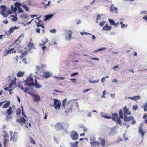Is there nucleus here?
<instances>
[{
    "label": "nucleus",
    "instance_id": "obj_37",
    "mask_svg": "<svg viewBox=\"0 0 147 147\" xmlns=\"http://www.w3.org/2000/svg\"><path fill=\"white\" fill-rule=\"evenodd\" d=\"M22 7L25 9L26 11H28L29 9L26 5H22Z\"/></svg>",
    "mask_w": 147,
    "mask_h": 147
},
{
    "label": "nucleus",
    "instance_id": "obj_39",
    "mask_svg": "<svg viewBox=\"0 0 147 147\" xmlns=\"http://www.w3.org/2000/svg\"><path fill=\"white\" fill-rule=\"evenodd\" d=\"M80 34L82 36H83V35H84V34L86 35H87L88 34H90V35H92V34H91L89 33H87V32H80Z\"/></svg>",
    "mask_w": 147,
    "mask_h": 147
},
{
    "label": "nucleus",
    "instance_id": "obj_24",
    "mask_svg": "<svg viewBox=\"0 0 147 147\" xmlns=\"http://www.w3.org/2000/svg\"><path fill=\"white\" fill-rule=\"evenodd\" d=\"M139 133L141 135L142 137H143L144 134V131H143L141 127H139Z\"/></svg>",
    "mask_w": 147,
    "mask_h": 147
},
{
    "label": "nucleus",
    "instance_id": "obj_13",
    "mask_svg": "<svg viewBox=\"0 0 147 147\" xmlns=\"http://www.w3.org/2000/svg\"><path fill=\"white\" fill-rule=\"evenodd\" d=\"M26 119L23 117H22L20 118L17 119V121L21 124H24L25 123Z\"/></svg>",
    "mask_w": 147,
    "mask_h": 147
},
{
    "label": "nucleus",
    "instance_id": "obj_44",
    "mask_svg": "<svg viewBox=\"0 0 147 147\" xmlns=\"http://www.w3.org/2000/svg\"><path fill=\"white\" fill-rule=\"evenodd\" d=\"M127 24L125 25V24H123L121 25V28L122 29H124V28H126V27H127Z\"/></svg>",
    "mask_w": 147,
    "mask_h": 147
},
{
    "label": "nucleus",
    "instance_id": "obj_56",
    "mask_svg": "<svg viewBox=\"0 0 147 147\" xmlns=\"http://www.w3.org/2000/svg\"><path fill=\"white\" fill-rule=\"evenodd\" d=\"M17 86H18L19 88H21V87H22L23 86H22V85H21V84L20 83V82H19L17 84Z\"/></svg>",
    "mask_w": 147,
    "mask_h": 147
},
{
    "label": "nucleus",
    "instance_id": "obj_42",
    "mask_svg": "<svg viewBox=\"0 0 147 147\" xmlns=\"http://www.w3.org/2000/svg\"><path fill=\"white\" fill-rule=\"evenodd\" d=\"M6 120L7 121H9V119L11 118V116L10 115H6Z\"/></svg>",
    "mask_w": 147,
    "mask_h": 147
},
{
    "label": "nucleus",
    "instance_id": "obj_38",
    "mask_svg": "<svg viewBox=\"0 0 147 147\" xmlns=\"http://www.w3.org/2000/svg\"><path fill=\"white\" fill-rule=\"evenodd\" d=\"M21 112V110L19 108H18L16 110V113L17 115H19L20 114Z\"/></svg>",
    "mask_w": 147,
    "mask_h": 147
},
{
    "label": "nucleus",
    "instance_id": "obj_1",
    "mask_svg": "<svg viewBox=\"0 0 147 147\" xmlns=\"http://www.w3.org/2000/svg\"><path fill=\"white\" fill-rule=\"evenodd\" d=\"M26 84L29 86H32L34 85L37 88H40L41 87V86L38 83L34 84L33 81V79L32 77H30L28 78L27 80L25 81Z\"/></svg>",
    "mask_w": 147,
    "mask_h": 147
},
{
    "label": "nucleus",
    "instance_id": "obj_4",
    "mask_svg": "<svg viewBox=\"0 0 147 147\" xmlns=\"http://www.w3.org/2000/svg\"><path fill=\"white\" fill-rule=\"evenodd\" d=\"M54 104L52 106H55V108L56 109H59L61 105V102L60 100L57 99H54Z\"/></svg>",
    "mask_w": 147,
    "mask_h": 147
},
{
    "label": "nucleus",
    "instance_id": "obj_43",
    "mask_svg": "<svg viewBox=\"0 0 147 147\" xmlns=\"http://www.w3.org/2000/svg\"><path fill=\"white\" fill-rule=\"evenodd\" d=\"M138 108V106L137 105L133 106L132 107V109L134 111L136 110Z\"/></svg>",
    "mask_w": 147,
    "mask_h": 147
},
{
    "label": "nucleus",
    "instance_id": "obj_12",
    "mask_svg": "<svg viewBox=\"0 0 147 147\" xmlns=\"http://www.w3.org/2000/svg\"><path fill=\"white\" fill-rule=\"evenodd\" d=\"M19 28V26L12 27L10 28V29L7 31V32H6V33L7 35L11 34V33H13V30L16 29H18Z\"/></svg>",
    "mask_w": 147,
    "mask_h": 147
},
{
    "label": "nucleus",
    "instance_id": "obj_2",
    "mask_svg": "<svg viewBox=\"0 0 147 147\" xmlns=\"http://www.w3.org/2000/svg\"><path fill=\"white\" fill-rule=\"evenodd\" d=\"M6 7L4 5L0 6V13L4 17L7 16L8 14V12L6 11Z\"/></svg>",
    "mask_w": 147,
    "mask_h": 147
},
{
    "label": "nucleus",
    "instance_id": "obj_10",
    "mask_svg": "<svg viewBox=\"0 0 147 147\" xmlns=\"http://www.w3.org/2000/svg\"><path fill=\"white\" fill-rule=\"evenodd\" d=\"M18 133L15 132L13 135L11 136L10 141L12 140L13 142H16L18 139Z\"/></svg>",
    "mask_w": 147,
    "mask_h": 147
},
{
    "label": "nucleus",
    "instance_id": "obj_59",
    "mask_svg": "<svg viewBox=\"0 0 147 147\" xmlns=\"http://www.w3.org/2000/svg\"><path fill=\"white\" fill-rule=\"evenodd\" d=\"M24 37V35L23 34H21L20 35V36L19 37L18 39L19 38H23Z\"/></svg>",
    "mask_w": 147,
    "mask_h": 147
},
{
    "label": "nucleus",
    "instance_id": "obj_20",
    "mask_svg": "<svg viewBox=\"0 0 147 147\" xmlns=\"http://www.w3.org/2000/svg\"><path fill=\"white\" fill-rule=\"evenodd\" d=\"M24 71H20L17 74L16 76L18 77H21L23 76L25 74Z\"/></svg>",
    "mask_w": 147,
    "mask_h": 147
},
{
    "label": "nucleus",
    "instance_id": "obj_18",
    "mask_svg": "<svg viewBox=\"0 0 147 147\" xmlns=\"http://www.w3.org/2000/svg\"><path fill=\"white\" fill-rule=\"evenodd\" d=\"M111 27L110 26H108V25L107 24H106L105 25V26L103 27L102 28V30H110L111 29Z\"/></svg>",
    "mask_w": 147,
    "mask_h": 147
},
{
    "label": "nucleus",
    "instance_id": "obj_35",
    "mask_svg": "<svg viewBox=\"0 0 147 147\" xmlns=\"http://www.w3.org/2000/svg\"><path fill=\"white\" fill-rule=\"evenodd\" d=\"M100 114L102 115V117H104L105 118H107V119H110L111 118V117H109L107 115H103L102 114V112H100Z\"/></svg>",
    "mask_w": 147,
    "mask_h": 147
},
{
    "label": "nucleus",
    "instance_id": "obj_64",
    "mask_svg": "<svg viewBox=\"0 0 147 147\" xmlns=\"http://www.w3.org/2000/svg\"><path fill=\"white\" fill-rule=\"evenodd\" d=\"M144 111L145 112L147 111V107H144Z\"/></svg>",
    "mask_w": 147,
    "mask_h": 147
},
{
    "label": "nucleus",
    "instance_id": "obj_28",
    "mask_svg": "<svg viewBox=\"0 0 147 147\" xmlns=\"http://www.w3.org/2000/svg\"><path fill=\"white\" fill-rule=\"evenodd\" d=\"M119 114L120 116V117L121 119H123V111L121 109L119 110Z\"/></svg>",
    "mask_w": 147,
    "mask_h": 147
},
{
    "label": "nucleus",
    "instance_id": "obj_3",
    "mask_svg": "<svg viewBox=\"0 0 147 147\" xmlns=\"http://www.w3.org/2000/svg\"><path fill=\"white\" fill-rule=\"evenodd\" d=\"M117 133V131L116 129V127H114L109 128V131L108 134L109 136H113L115 135Z\"/></svg>",
    "mask_w": 147,
    "mask_h": 147
},
{
    "label": "nucleus",
    "instance_id": "obj_26",
    "mask_svg": "<svg viewBox=\"0 0 147 147\" xmlns=\"http://www.w3.org/2000/svg\"><path fill=\"white\" fill-rule=\"evenodd\" d=\"M10 102L9 101L6 103L5 104H4L2 108H7L9 107L10 105Z\"/></svg>",
    "mask_w": 147,
    "mask_h": 147
},
{
    "label": "nucleus",
    "instance_id": "obj_27",
    "mask_svg": "<svg viewBox=\"0 0 147 147\" xmlns=\"http://www.w3.org/2000/svg\"><path fill=\"white\" fill-rule=\"evenodd\" d=\"M29 16H28L27 14H25L22 15L20 16V17L22 19H26L27 20V18L29 17Z\"/></svg>",
    "mask_w": 147,
    "mask_h": 147
},
{
    "label": "nucleus",
    "instance_id": "obj_63",
    "mask_svg": "<svg viewBox=\"0 0 147 147\" xmlns=\"http://www.w3.org/2000/svg\"><path fill=\"white\" fill-rule=\"evenodd\" d=\"M83 131L84 132H85L87 131V129L86 127H84L83 128Z\"/></svg>",
    "mask_w": 147,
    "mask_h": 147
},
{
    "label": "nucleus",
    "instance_id": "obj_52",
    "mask_svg": "<svg viewBox=\"0 0 147 147\" xmlns=\"http://www.w3.org/2000/svg\"><path fill=\"white\" fill-rule=\"evenodd\" d=\"M7 140L6 139V138H5L4 140V141L3 142L4 144L5 145H5L7 143Z\"/></svg>",
    "mask_w": 147,
    "mask_h": 147
},
{
    "label": "nucleus",
    "instance_id": "obj_36",
    "mask_svg": "<svg viewBox=\"0 0 147 147\" xmlns=\"http://www.w3.org/2000/svg\"><path fill=\"white\" fill-rule=\"evenodd\" d=\"M11 17H13L14 18H11V20L15 22L17 20L18 18L12 15Z\"/></svg>",
    "mask_w": 147,
    "mask_h": 147
},
{
    "label": "nucleus",
    "instance_id": "obj_29",
    "mask_svg": "<svg viewBox=\"0 0 147 147\" xmlns=\"http://www.w3.org/2000/svg\"><path fill=\"white\" fill-rule=\"evenodd\" d=\"M28 47L30 49L32 48L34 49V45L32 43H29L28 46Z\"/></svg>",
    "mask_w": 147,
    "mask_h": 147
},
{
    "label": "nucleus",
    "instance_id": "obj_22",
    "mask_svg": "<svg viewBox=\"0 0 147 147\" xmlns=\"http://www.w3.org/2000/svg\"><path fill=\"white\" fill-rule=\"evenodd\" d=\"M54 14L53 13L52 14L49 15L45 16V18L44 19V20L46 21L47 20L51 18L54 15Z\"/></svg>",
    "mask_w": 147,
    "mask_h": 147
},
{
    "label": "nucleus",
    "instance_id": "obj_32",
    "mask_svg": "<svg viewBox=\"0 0 147 147\" xmlns=\"http://www.w3.org/2000/svg\"><path fill=\"white\" fill-rule=\"evenodd\" d=\"M117 123L119 125H121L122 124V122L120 118H118L117 119H116Z\"/></svg>",
    "mask_w": 147,
    "mask_h": 147
},
{
    "label": "nucleus",
    "instance_id": "obj_53",
    "mask_svg": "<svg viewBox=\"0 0 147 147\" xmlns=\"http://www.w3.org/2000/svg\"><path fill=\"white\" fill-rule=\"evenodd\" d=\"M78 72H75L74 73H73L72 74H71L70 75L71 76H73L75 75H78Z\"/></svg>",
    "mask_w": 147,
    "mask_h": 147
},
{
    "label": "nucleus",
    "instance_id": "obj_34",
    "mask_svg": "<svg viewBox=\"0 0 147 147\" xmlns=\"http://www.w3.org/2000/svg\"><path fill=\"white\" fill-rule=\"evenodd\" d=\"M90 144L91 146H93L94 144H96L97 145H99V143L98 142H95L94 141L90 142Z\"/></svg>",
    "mask_w": 147,
    "mask_h": 147
},
{
    "label": "nucleus",
    "instance_id": "obj_25",
    "mask_svg": "<svg viewBox=\"0 0 147 147\" xmlns=\"http://www.w3.org/2000/svg\"><path fill=\"white\" fill-rule=\"evenodd\" d=\"M33 95L34 97L35 100L36 101H38L40 100V99L39 96L34 94H33Z\"/></svg>",
    "mask_w": 147,
    "mask_h": 147
},
{
    "label": "nucleus",
    "instance_id": "obj_41",
    "mask_svg": "<svg viewBox=\"0 0 147 147\" xmlns=\"http://www.w3.org/2000/svg\"><path fill=\"white\" fill-rule=\"evenodd\" d=\"M27 53L28 52L26 51L24 53H22V55L20 56V57L21 58H23L24 56L27 54Z\"/></svg>",
    "mask_w": 147,
    "mask_h": 147
},
{
    "label": "nucleus",
    "instance_id": "obj_54",
    "mask_svg": "<svg viewBox=\"0 0 147 147\" xmlns=\"http://www.w3.org/2000/svg\"><path fill=\"white\" fill-rule=\"evenodd\" d=\"M105 90H104L103 92V94H102V95L101 97L102 98H105Z\"/></svg>",
    "mask_w": 147,
    "mask_h": 147
},
{
    "label": "nucleus",
    "instance_id": "obj_49",
    "mask_svg": "<svg viewBox=\"0 0 147 147\" xmlns=\"http://www.w3.org/2000/svg\"><path fill=\"white\" fill-rule=\"evenodd\" d=\"M105 23V21H103L102 22H100L99 24L100 26H103L104 25Z\"/></svg>",
    "mask_w": 147,
    "mask_h": 147
},
{
    "label": "nucleus",
    "instance_id": "obj_17",
    "mask_svg": "<svg viewBox=\"0 0 147 147\" xmlns=\"http://www.w3.org/2000/svg\"><path fill=\"white\" fill-rule=\"evenodd\" d=\"M6 112L9 115H10L13 113V110L11 107H9L8 109L7 110Z\"/></svg>",
    "mask_w": 147,
    "mask_h": 147
},
{
    "label": "nucleus",
    "instance_id": "obj_51",
    "mask_svg": "<svg viewBox=\"0 0 147 147\" xmlns=\"http://www.w3.org/2000/svg\"><path fill=\"white\" fill-rule=\"evenodd\" d=\"M4 133H5V134L4 135V138H6L8 137V134L5 131H4Z\"/></svg>",
    "mask_w": 147,
    "mask_h": 147
},
{
    "label": "nucleus",
    "instance_id": "obj_46",
    "mask_svg": "<svg viewBox=\"0 0 147 147\" xmlns=\"http://www.w3.org/2000/svg\"><path fill=\"white\" fill-rule=\"evenodd\" d=\"M30 142L31 143H32L34 144H35V142L33 139H32L31 138H30Z\"/></svg>",
    "mask_w": 147,
    "mask_h": 147
},
{
    "label": "nucleus",
    "instance_id": "obj_6",
    "mask_svg": "<svg viewBox=\"0 0 147 147\" xmlns=\"http://www.w3.org/2000/svg\"><path fill=\"white\" fill-rule=\"evenodd\" d=\"M78 133L75 131H72L70 137L71 139L74 140H76L78 139Z\"/></svg>",
    "mask_w": 147,
    "mask_h": 147
},
{
    "label": "nucleus",
    "instance_id": "obj_45",
    "mask_svg": "<svg viewBox=\"0 0 147 147\" xmlns=\"http://www.w3.org/2000/svg\"><path fill=\"white\" fill-rule=\"evenodd\" d=\"M15 5L16 6V7H19V6H21V4L18 3L17 2H16L15 4Z\"/></svg>",
    "mask_w": 147,
    "mask_h": 147
},
{
    "label": "nucleus",
    "instance_id": "obj_30",
    "mask_svg": "<svg viewBox=\"0 0 147 147\" xmlns=\"http://www.w3.org/2000/svg\"><path fill=\"white\" fill-rule=\"evenodd\" d=\"M67 99L66 98H65L62 101V106L64 108H65V105L67 102Z\"/></svg>",
    "mask_w": 147,
    "mask_h": 147
},
{
    "label": "nucleus",
    "instance_id": "obj_14",
    "mask_svg": "<svg viewBox=\"0 0 147 147\" xmlns=\"http://www.w3.org/2000/svg\"><path fill=\"white\" fill-rule=\"evenodd\" d=\"M133 119H134V118L132 116L129 117H127V116H125L124 118V120L125 121H128Z\"/></svg>",
    "mask_w": 147,
    "mask_h": 147
},
{
    "label": "nucleus",
    "instance_id": "obj_50",
    "mask_svg": "<svg viewBox=\"0 0 147 147\" xmlns=\"http://www.w3.org/2000/svg\"><path fill=\"white\" fill-rule=\"evenodd\" d=\"M98 80H98L97 81H92V80H90L89 81V82L90 83H95L97 82L98 81Z\"/></svg>",
    "mask_w": 147,
    "mask_h": 147
},
{
    "label": "nucleus",
    "instance_id": "obj_47",
    "mask_svg": "<svg viewBox=\"0 0 147 147\" xmlns=\"http://www.w3.org/2000/svg\"><path fill=\"white\" fill-rule=\"evenodd\" d=\"M18 10L19 12L20 13H22L24 12V11L22 10V9L20 7H18Z\"/></svg>",
    "mask_w": 147,
    "mask_h": 147
},
{
    "label": "nucleus",
    "instance_id": "obj_5",
    "mask_svg": "<svg viewBox=\"0 0 147 147\" xmlns=\"http://www.w3.org/2000/svg\"><path fill=\"white\" fill-rule=\"evenodd\" d=\"M72 33V32L71 30H68L66 32L65 37L66 40L69 41L71 39Z\"/></svg>",
    "mask_w": 147,
    "mask_h": 147
},
{
    "label": "nucleus",
    "instance_id": "obj_9",
    "mask_svg": "<svg viewBox=\"0 0 147 147\" xmlns=\"http://www.w3.org/2000/svg\"><path fill=\"white\" fill-rule=\"evenodd\" d=\"M52 76V73L49 71H45L43 72V76L46 79H47Z\"/></svg>",
    "mask_w": 147,
    "mask_h": 147
},
{
    "label": "nucleus",
    "instance_id": "obj_7",
    "mask_svg": "<svg viewBox=\"0 0 147 147\" xmlns=\"http://www.w3.org/2000/svg\"><path fill=\"white\" fill-rule=\"evenodd\" d=\"M123 111L124 116H126L127 115H131V113L129 111V109H127L126 106L123 107L122 109Z\"/></svg>",
    "mask_w": 147,
    "mask_h": 147
},
{
    "label": "nucleus",
    "instance_id": "obj_8",
    "mask_svg": "<svg viewBox=\"0 0 147 147\" xmlns=\"http://www.w3.org/2000/svg\"><path fill=\"white\" fill-rule=\"evenodd\" d=\"M54 128L57 130H60L63 129V126L61 123H57L55 124Z\"/></svg>",
    "mask_w": 147,
    "mask_h": 147
},
{
    "label": "nucleus",
    "instance_id": "obj_57",
    "mask_svg": "<svg viewBox=\"0 0 147 147\" xmlns=\"http://www.w3.org/2000/svg\"><path fill=\"white\" fill-rule=\"evenodd\" d=\"M105 77H103L101 80V82L102 83H104L105 82Z\"/></svg>",
    "mask_w": 147,
    "mask_h": 147
},
{
    "label": "nucleus",
    "instance_id": "obj_23",
    "mask_svg": "<svg viewBox=\"0 0 147 147\" xmlns=\"http://www.w3.org/2000/svg\"><path fill=\"white\" fill-rule=\"evenodd\" d=\"M118 117V115L116 113L113 114L112 119L114 121H116L117 118Z\"/></svg>",
    "mask_w": 147,
    "mask_h": 147
},
{
    "label": "nucleus",
    "instance_id": "obj_16",
    "mask_svg": "<svg viewBox=\"0 0 147 147\" xmlns=\"http://www.w3.org/2000/svg\"><path fill=\"white\" fill-rule=\"evenodd\" d=\"M16 86V81L15 79L13 80L11 82L9 86L10 88H15Z\"/></svg>",
    "mask_w": 147,
    "mask_h": 147
},
{
    "label": "nucleus",
    "instance_id": "obj_62",
    "mask_svg": "<svg viewBox=\"0 0 147 147\" xmlns=\"http://www.w3.org/2000/svg\"><path fill=\"white\" fill-rule=\"evenodd\" d=\"M6 53H7V54H8L9 53H10V51L9 50H6L5 51Z\"/></svg>",
    "mask_w": 147,
    "mask_h": 147
},
{
    "label": "nucleus",
    "instance_id": "obj_19",
    "mask_svg": "<svg viewBox=\"0 0 147 147\" xmlns=\"http://www.w3.org/2000/svg\"><path fill=\"white\" fill-rule=\"evenodd\" d=\"M131 98V99L134 100L135 101H136L137 100L139 99L140 98V96H134L133 97H126L125 98Z\"/></svg>",
    "mask_w": 147,
    "mask_h": 147
},
{
    "label": "nucleus",
    "instance_id": "obj_11",
    "mask_svg": "<svg viewBox=\"0 0 147 147\" xmlns=\"http://www.w3.org/2000/svg\"><path fill=\"white\" fill-rule=\"evenodd\" d=\"M74 100H71L69 101H68L67 102V105H69L70 107V108L68 110V111H65V113H66L67 112H68L69 113H70L72 111V109H71V107L74 104Z\"/></svg>",
    "mask_w": 147,
    "mask_h": 147
},
{
    "label": "nucleus",
    "instance_id": "obj_58",
    "mask_svg": "<svg viewBox=\"0 0 147 147\" xmlns=\"http://www.w3.org/2000/svg\"><path fill=\"white\" fill-rule=\"evenodd\" d=\"M17 10V7H13V11L14 12H15Z\"/></svg>",
    "mask_w": 147,
    "mask_h": 147
},
{
    "label": "nucleus",
    "instance_id": "obj_33",
    "mask_svg": "<svg viewBox=\"0 0 147 147\" xmlns=\"http://www.w3.org/2000/svg\"><path fill=\"white\" fill-rule=\"evenodd\" d=\"M100 144L101 146H104L105 144V141L102 139H100Z\"/></svg>",
    "mask_w": 147,
    "mask_h": 147
},
{
    "label": "nucleus",
    "instance_id": "obj_48",
    "mask_svg": "<svg viewBox=\"0 0 147 147\" xmlns=\"http://www.w3.org/2000/svg\"><path fill=\"white\" fill-rule=\"evenodd\" d=\"M50 31L51 33H53L54 34L56 32V30L54 29L51 30Z\"/></svg>",
    "mask_w": 147,
    "mask_h": 147
},
{
    "label": "nucleus",
    "instance_id": "obj_31",
    "mask_svg": "<svg viewBox=\"0 0 147 147\" xmlns=\"http://www.w3.org/2000/svg\"><path fill=\"white\" fill-rule=\"evenodd\" d=\"M108 20L111 25L112 24L113 25H115V23L113 20L109 19Z\"/></svg>",
    "mask_w": 147,
    "mask_h": 147
},
{
    "label": "nucleus",
    "instance_id": "obj_15",
    "mask_svg": "<svg viewBox=\"0 0 147 147\" xmlns=\"http://www.w3.org/2000/svg\"><path fill=\"white\" fill-rule=\"evenodd\" d=\"M117 10V8L115 7L113 4H111V5L109 7V10L110 11L113 12Z\"/></svg>",
    "mask_w": 147,
    "mask_h": 147
},
{
    "label": "nucleus",
    "instance_id": "obj_60",
    "mask_svg": "<svg viewBox=\"0 0 147 147\" xmlns=\"http://www.w3.org/2000/svg\"><path fill=\"white\" fill-rule=\"evenodd\" d=\"M91 59L92 60H96L97 61H98V60H99V59L97 58H96L92 57V58H91Z\"/></svg>",
    "mask_w": 147,
    "mask_h": 147
},
{
    "label": "nucleus",
    "instance_id": "obj_21",
    "mask_svg": "<svg viewBox=\"0 0 147 147\" xmlns=\"http://www.w3.org/2000/svg\"><path fill=\"white\" fill-rule=\"evenodd\" d=\"M78 143L79 142H76L73 143H70V147H78L77 145Z\"/></svg>",
    "mask_w": 147,
    "mask_h": 147
},
{
    "label": "nucleus",
    "instance_id": "obj_40",
    "mask_svg": "<svg viewBox=\"0 0 147 147\" xmlns=\"http://www.w3.org/2000/svg\"><path fill=\"white\" fill-rule=\"evenodd\" d=\"M106 49V48L102 47L99 49L98 50H96L95 51V52H96L98 51H103Z\"/></svg>",
    "mask_w": 147,
    "mask_h": 147
},
{
    "label": "nucleus",
    "instance_id": "obj_61",
    "mask_svg": "<svg viewBox=\"0 0 147 147\" xmlns=\"http://www.w3.org/2000/svg\"><path fill=\"white\" fill-rule=\"evenodd\" d=\"M9 50L10 51V53H13L14 52V49L13 48H11V49H10Z\"/></svg>",
    "mask_w": 147,
    "mask_h": 147
},
{
    "label": "nucleus",
    "instance_id": "obj_55",
    "mask_svg": "<svg viewBox=\"0 0 147 147\" xmlns=\"http://www.w3.org/2000/svg\"><path fill=\"white\" fill-rule=\"evenodd\" d=\"M111 96L113 99H114L115 97V93L111 94Z\"/></svg>",
    "mask_w": 147,
    "mask_h": 147
}]
</instances>
